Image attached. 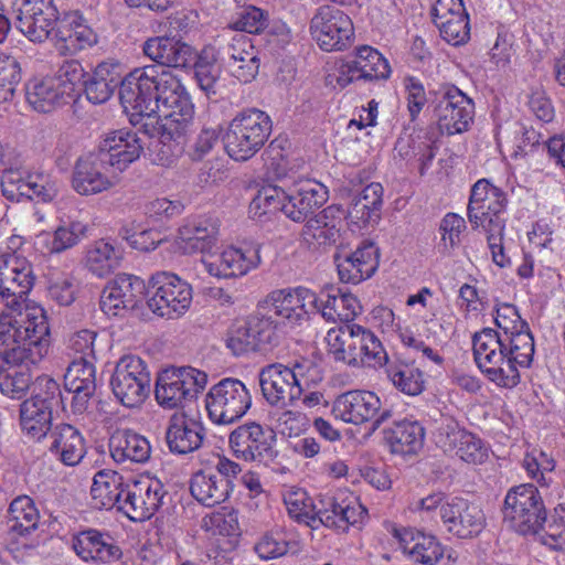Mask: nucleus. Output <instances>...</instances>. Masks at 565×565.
Returning a JSON list of instances; mask_svg holds the SVG:
<instances>
[{
  "label": "nucleus",
  "instance_id": "1",
  "mask_svg": "<svg viewBox=\"0 0 565 565\" xmlns=\"http://www.w3.org/2000/svg\"><path fill=\"white\" fill-rule=\"evenodd\" d=\"M119 100L131 119L160 114L158 134L163 146L182 138L194 116V106L180 78L162 65L149 64L127 74Z\"/></svg>",
  "mask_w": 565,
  "mask_h": 565
},
{
  "label": "nucleus",
  "instance_id": "2",
  "mask_svg": "<svg viewBox=\"0 0 565 565\" xmlns=\"http://www.w3.org/2000/svg\"><path fill=\"white\" fill-rule=\"evenodd\" d=\"M495 311V326L501 332L491 328L476 332L473 358L491 382L512 388L520 383L518 365L527 367L533 361L534 338L514 305L501 303Z\"/></svg>",
  "mask_w": 565,
  "mask_h": 565
},
{
  "label": "nucleus",
  "instance_id": "3",
  "mask_svg": "<svg viewBox=\"0 0 565 565\" xmlns=\"http://www.w3.org/2000/svg\"><path fill=\"white\" fill-rule=\"evenodd\" d=\"M505 206L507 196L501 189L484 179L473 184L468 204V220L472 228H482L487 233L492 259L500 267L510 263L502 245Z\"/></svg>",
  "mask_w": 565,
  "mask_h": 565
},
{
  "label": "nucleus",
  "instance_id": "4",
  "mask_svg": "<svg viewBox=\"0 0 565 565\" xmlns=\"http://www.w3.org/2000/svg\"><path fill=\"white\" fill-rule=\"evenodd\" d=\"M18 319L12 313L0 315V345L9 352L13 361L40 362L50 348V328L43 310L40 315L22 317L18 311Z\"/></svg>",
  "mask_w": 565,
  "mask_h": 565
},
{
  "label": "nucleus",
  "instance_id": "5",
  "mask_svg": "<svg viewBox=\"0 0 565 565\" xmlns=\"http://www.w3.org/2000/svg\"><path fill=\"white\" fill-rule=\"evenodd\" d=\"M271 129V119L265 111L243 110L231 120L223 137L224 148L234 160L246 161L264 147Z\"/></svg>",
  "mask_w": 565,
  "mask_h": 565
},
{
  "label": "nucleus",
  "instance_id": "6",
  "mask_svg": "<svg viewBox=\"0 0 565 565\" xmlns=\"http://www.w3.org/2000/svg\"><path fill=\"white\" fill-rule=\"evenodd\" d=\"M502 514L503 522L522 535L537 534L547 521L542 497L531 483L519 484L508 491Z\"/></svg>",
  "mask_w": 565,
  "mask_h": 565
},
{
  "label": "nucleus",
  "instance_id": "7",
  "mask_svg": "<svg viewBox=\"0 0 565 565\" xmlns=\"http://www.w3.org/2000/svg\"><path fill=\"white\" fill-rule=\"evenodd\" d=\"M207 375L192 366L169 367L157 377L154 396L164 408L184 407L204 390Z\"/></svg>",
  "mask_w": 565,
  "mask_h": 565
},
{
  "label": "nucleus",
  "instance_id": "8",
  "mask_svg": "<svg viewBox=\"0 0 565 565\" xmlns=\"http://www.w3.org/2000/svg\"><path fill=\"white\" fill-rule=\"evenodd\" d=\"M192 298L191 285L172 273L159 271L149 280L147 306L160 318H180L189 310Z\"/></svg>",
  "mask_w": 565,
  "mask_h": 565
},
{
  "label": "nucleus",
  "instance_id": "9",
  "mask_svg": "<svg viewBox=\"0 0 565 565\" xmlns=\"http://www.w3.org/2000/svg\"><path fill=\"white\" fill-rule=\"evenodd\" d=\"M210 419L218 425L232 424L250 408L252 397L245 384L226 377L213 385L205 397Z\"/></svg>",
  "mask_w": 565,
  "mask_h": 565
},
{
  "label": "nucleus",
  "instance_id": "10",
  "mask_svg": "<svg viewBox=\"0 0 565 565\" xmlns=\"http://www.w3.org/2000/svg\"><path fill=\"white\" fill-rule=\"evenodd\" d=\"M433 117L441 134L467 131L473 121L475 104L455 85L446 84L435 93Z\"/></svg>",
  "mask_w": 565,
  "mask_h": 565
},
{
  "label": "nucleus",
  "instance_id": "11",
  "mask_svg": "<svg viewBox=\"0 0 565 565\" xmlns=\"http://www.w3.org/2000/svg\"><path fill=\"white\" fill-rule=\"evenodd\" d=\"M150 373L139 356L125 355L116 363L110 379L111 391L126 407L143 403L150 393Z\"/></svg>",
  "mask_w": 565,
  "mask_h": 565
},
{
  "label": "nucleus",
  "instance_id": "12",
  "mask_svg": "<svg viewBox=\"0 0 565 565\" xmlns=\"http://www.w3.org/2000/svg\"><path fill=\"white\" fill-rule=\"evenodd\" d=\"M332 413L354 425L373 420V431L393 416L391 408L382 409L381 399L375 393L364 390H352L339 395L333 402Z\"/></svg>",
  "mask_w": 565,
  "mask_h": 565
},
{
  "label": "nucleus",
  "instance_id": "13",
  "mask_svg": "<svg viewBox=\"0 0 565 565\" xmlns=\"http://www.w3.org/2000/svg\"><path fill=\"white\" fill-rule=\"evenodd\" d=\"M310 32L323 51L332 52L351 44L354 28L351 18L339 7L322 4L310 21Z\"/></svg>",
  "mask_w": 565,
  "mask_h": 565
},
{
  "label": "nucleus",
  "instance_id": "14",
  "mask_svg": "<svg viewBox=\"0 0 565 565\" xmlns=\"http://www.w3.org/2000/svg\"><path fill=\"white\" fill-rule=\"evenodd\" d=\"M1 190L3 196L12 202H51L57 196L60 188L50 174L10 168L1 175Z\"/></svg>",
  "mask_w": 565,
  "mask_h": 565
},
{
  "label": "nucleus",
  "instance_id": "15",
  "mask_svg": "<svg viewBox=\"0 0 565 565\" xmlns=\"http://www.w3.org/2000/svg\"><path fill=\"white\" fill-rule=\"evenodd\" d=\"M277 338L273 317L256 312L232 329L226 345L235 355H242L267 350L276 343Z\"/></svg>",
  "mask_w": 565,
  "mask_h": 565
},
{
  "label": "nucleus",
  "instance_id": "16",
  "mask_svg": "<svg viewBox=\"0 0 565 565\" xmlns=\"http://www.w3.org/2000/svg\"><path fill=\"white\" fill-rule=\"evenodd\" d=\"M34 275L26 259L7 254L0 256V299L12 311L21 310L34 285Z\"/></svg>",
  "mask_w": 565,
  "mask_h": 565
},
{
  "label": "nucleus",
  "instance_id": "17",
  "mask_svg": "<svg viewBox=\"0 0 565 565\" xmlns=\"http://www.w3.org/2000/svg\"><path fill=\"white\" fill-rule=\"evenodd\" d=\"M96 149L79 157L74 166L72 186L81 195H94L115 186L118 174Z\"/></svg>",
  "mask_w": 565,
  "mask_h": 565
},
{
  "label": "nucleus",
  "instance_id": "18",
  "mask_svg": "<svg viewBox=\"0 0 565 565\" xmlns=\"http://www.w3.org/2000/svg\"><path fill=\"white\" fill-rule=\"evenodd\" d=\"M441 523L447 533L458 539H473L482 532L486 515L477 503L452 497L441 508Z\"/></svg>",
  "mask_w": 565,
  "mask_h": 565
},
{
  "label": "nucleus",
  "instance_id": "19",
  "mask_svg": "<svg viewBox=\"0 0 565 565\" xmlns=\"http://www.w3.org/2000/svg\"><path fill=\"white\" fill-rule=\"evenodd\" d=\"M259 385L267 403L282 408L292 406L303 392L295 380V373L281 363L264 366L259 372Z\"/></svg>",
  "mask_w": 565,
  "mask_h": 565
},
{
  "label": "nucleus",
  "instance_id": "20",
  "mask_svg": "<svg viewBox=\"0 0 565 565\" xmlns=\"http://www.w3.org/2000/svg\"><path fill=\"white\" fill-rule=\"evenodd\" d=\"M17 21L18 29L32 42L45 41L60 22L53 0H22Z\"/></svg>",
  "mask_w": 565,
  "mask_h": 565
},
{
  "label": "nucleus",
  "instance_id": "21",
  "mask_svg": "<svg viewBox=\"0 0 565 565\" xmlns=\"http://www.w3.org/2000/svg\"><path fill=\"white\" fill-rule=\"evenodd\" d=\"M145 281L135 275L119 274L103 289L100 308L107 316H120L135 309L147 294Z\"/></svg>",
  "mask_w": 565,
  "mask_h": 565
},
{
  "label": "nucleus",
  "instance_id": "22",
  "mask_svg": "<svg viewBox=\"0 0 565 565\" xmlns=\"http://www.w3.org/2000/svg\"><path fill=\"white\" fill-rule=\"evenodd\" d=\"M438 444L445 452H449L467 463L478 465L488 458V449L482 440L459 424L445 418L438 428Z\"/></svg>",
  "mask_w": 565,
  "mask_h": 565
},
{
  "label": "nucleus",
  "instance_id": "23",
  "mask_svg": "<svg viewBox=\"0 0 565 565\" xmlns=\"http://www.w3.org/2000/svg\"><path fill=\"white\" fill-rule=\"evenodd\" d=\"M124 494V504L119 505V511L132 521H145L159 510L166 491L159 480L146 478L126 484Z\"/></svg>",
  "mask_w": 565,
  "mask_h": 565
},
{
  "label": "nucleus",
  "instance_id": "24",
  "mask_svg": "<svg viewBox=\"0 0 565 565\" xmlns=\"http://www.w3.org/2000/svg\"><path fill=\"white\" fill-rule=\"evenodd\" d=\"M73 550L86 563L110 565L122 557V550L109 532L96 529L81 531L73 539Z\"/></svg>",
  "mask_w": 565,
  "mask_h": 565
},
{
  "label": "nucleus",
  "instance_id": "25",
  "mask_svg": "<svg viewBox=\"0 0 565 565\" xmlns=\"http://www.w3.org/2000/svg\"><path fill=\"white\" fill-rule=\"evenodd\" d=\"M142 52L153 64L166 68H188L195 57V49L171 34L152 36L142 44Z\"/></svg>",
  "mask_w": 565,
  "mask_h": 565
},
{
  "label": "nucleus",
  "instance_id": "26",
  "mask_svg": "<svg viewBox=\"0 0 565 565\" xmlns=\"http://www.w3.org/2000/svg\"><path fill=\"white\" fill-rule=\"evenodd\" d=\"M328 196V189L322 183L315 180L300 181L288 192L282 212L295 222H306L327 202Z\"/></svg>",
  "mask_w": 565,
  "mask_h": 565
},
{
  "label": "nucleus",
  "instance_id": "27",
  "mask_svg": "<svg viewBox=\"0 0 565 565\" xmlns=\"http://www.w3.org/2000/svg\"><path fill=\"white\" fill-rule=\"evenodd\" d=\"M64 386L67 392L73 394L71 403L73 413H85L97 387L94 362L84 358H75L67 366Z\"/></svg>",
  "mask_w": 565,
  "mask_h": 565
},
{
  "label": "nucleus",
  "instance_id": "28",
  "mask_svg": "<svg viewBox=\"0 0 565 565\" xmlns=\"http://www.w3.org/2000/svg\"><path fill=\"white\" fill-rule=\"evenodd\" d=\"M97 150L118 174L140 158L143 142L135 131L116 130L100 141Z\"/></svg>",
  "mask_w": 565,
  "mask_h": 565
},
{
  "label": "nucleus",
  "instance_id": "29",
  "mask_svg": "<svg viewBox=\"0 0 565 565\" xmlns=\"http://www.w3.org/2000/svg\"><path fill=\"white\" fill-rule=\"evenodd\" d=\"M205 439L203 424L184 413L171 415L166 429V444L174 455H188L196 451Z\"/></svg>",
  "mask_w": 565,
  "mask_h": 565
},
{
  "label": "nucleus",
  "instance_id": "30",
  "mask_svg": "<svg viewBox=\"0 0 565 565\" xmlns=\"http://www.w3.org/2000/svg\"><path fill=\"white\" fill-rule=\"evenodd\" d=\"M340 280L359 284L374 275L379 267V248L372 242H363L354 252L334 256Z\"/></svg>",
  "mask_w": 565,
  "mask_h": 565
},
{
  "label": "nucleus",
  "instance_id": "31",
  "mask_svg": "<svg viewBox=\"0 0 565 565\" xmlns=\"http://www.w3.org/2000/svg\"><path fill=\"white\" fill-rule=\"evenodd\" d=\"M433 22L448 43L459 45L469 39V19L462 0H437Z\"/></svg>",
  "mask_w": 565,
  "mask_h": 565
},
{
  "label": "nucleus",
  "instance_id": "32",
  "mask_svg": "<svg viewBox=\"0 0 565 565\" xmlns=\"http://www.w3.org/2000/svg\"><path fill=\"white\" fill-rule=\"evenodd\" d=\"M274 313L290 324H300L316 312V292L298 287L294 291L277 290L270 294Z\"/></svg>",
  "mask_w": 565,
  "mask_h": 565
},
{
  "label": "nucleus",
  "instance_id": "33",
  "mask_svg": "<svg viewBox=\"0 0 565 565\" xmlns=\"http://www.w3.org/2000/svg\"><path fill=\"white\" fill-rule=\"evenodd\" d=\"M316 312L329 322L338 320L350 322L362 311L360 301L354 295L333 285L321 288L316 292Z\"/></svg>",
  "mask_w": 565,
  "mask_h": 565
},
{
  "label": "nucleus",
  "instance_id": "34",
  "mask_svg": "<svg viewBox=\"0 0 565 565\" xmlns=\"http://www.w3.org/2000/svg\"><path fill=\"white\" fill-rule=\"evenodd\" d=\"M230 447L234 456L244 461H260L271 451L264 428L255 422L235 428L230 435Z\"/></svg>",
  "mask_w": 565,
  "mask_h": 565
},
{
  "label": "nucleus",
  "instance_id": "35",
  "mask_svg": "<svg viewBox=\"0 0 565 565\" xmlns=\"http://www.w3.org/2000/svg\"><path fill=\"white\" fill-rule=\"evenodd\" d=\"M259 263V248L255 246H248L245 249L231 247L225 249L215 262H203L210 275L222 278L246 275Z\"/></svg>",
  "mask_w": 565,
  "mask_h": 565
},
{
  "label": "nucleus",
  "instance_id": "36",
  "mask_svg": "<svg viewBox=\"0 0 565 565\" xmlns=\"http://www.w3.org/2000/svg\"><path fill=\"white\" fill-rule=\"evenodd\" d=\"M126 76L122 77L118 64L99 63L92 74H87L83 82L86 98L95 104L106 103L115 93L122 87Z\"/></svg>",
  "mask_w": 565,
  "mask_h": 565
},
{
  "label": "nucleus",
  "instance_id": "37",
  "mask_svg": "<svg viewBox=\"0 0 565 565\" xmlns=\"http://www.w3.org/2000/svg\"><path fill=\"white\" fill-rule=\"evenodd\" d=\"M55 36L60 42L58 51L62 54H75L97 43L96 33L83 23L82 15L76 12L66 14L60 20Z\"/></svg>",
  "mask_w": 565,
  "mask_h": 565
},
{
  "label": "nucleus",
  "instance_id": "38",
  "mask_svg": "<svg viewBox=\"0 0 565 565\" xmlns=\"http://www.w3.org/2000/svg\"><path fill=\"white\" fill-rule=\"evenodd\" d=\"M108 447L117 463H145L151 455L147 438L130 429H117L113 433Z\"/></svg>",
  "mask_w": 565,
  "mask_h": 565
},
{
  "label": "nucleus",
  "instance_id": "39",
  "mask_svg": "<svg viewBox=\"0 0 565 565\" xmlns=\"http://www.w3.org/2000/svg\"><path fill=\"white\" fill-rule=\"evenodd\" d=\"M190 491L198 502L211 508L225 502L232 492V487L228 486L227 479L215 475L212 469H205L192 476Z\"/></svg>",
  "mask_w": 565,
  "mask_h": 565
},
{
  "label": "nucleus",
  "instance_id": "40",
  "mask_svg": "<svg viewBox=\"0 0 565 565\" xmlns=\"http://www.w3.org/2000/svg\"><path fill=\"white\" fill-rule=\"evenodd\" d=\"M50 451L58 455L65 466L78 465L86 454L85 441L74 426L60 424L51 431Z\"/></svg>",
  "mask_w": 565,
  "mask_h": 565
},
{
  "label": "nucleus",
  "instance_id": "41",
  "mask_svg": "<svg viewBox=\"0 0 565 565\" xmlns=\"http://www.w3.org/2000/svg\"><path fill=\"white\" fill-rule=\"evenodd\" d=\"M383 434L393 454L413 455L424 445L425 429L417 422H395L392 427L385 428Z\"/></svg>",
  "mask_w": 565,
  "mask_h": 565
},
{
  "label": "nucleus",
  "instance_id": "42",
  "mask_svg": "<svg viewBox=\"0 0 565 565\" xmlns=\"http://www.w3.org/2000/svg\"><path fill=\"white\" fill-rule=\"evenodd\" d=\"M67 92L61 89V83L55 78L30 81L25 88L28 103L39 113H51L65 103Z\"/></svg>",
  "mask_w": 565,
  "mask_h": 565
},
{
  "label": "nucleus",
  "instance_id": "43",
  "mask_svg": "<svg viewBox=\"0 0 565 565\" xmlns=\"http://www.w3.org/2000/svg\"><path fill=\"white\" fill-rule=\"evenodd\" d=\"M393 534L399 540L404 552L408 553L415 562L434 565L444 555L441 544L433 535L418 533L416 536H412L411 541H407L409 533L405 529H394Z\"/></svg>",
  "mask_w": 565,
  "mask_h": 565
},
{
  "label": "nucleus",
  "instance_id": "44",
  "mask_svg": "<svg viewBox=\"0 0 565 565\" xmlns=\"http://www.w3.org/2000/svg\"><path fill=\"white\" fill-rule=\"evenodd\" d=\"M190 67L194 68L198 85L206 97L216 100L220 87L218 79L223 66L217 61L214 47H205L201 53L195 51V57Z\"/></svg>",
  "mask_w": 565,
  "mask_h": 565
},
{
  "label": "nucleus",
  "instance_id": "45",
  "mask_svg": "<svg viewBox=\"0 0 565 565\" xmlns=\"http://www.w3.org/2000/svg\"><path fill=\"white\" fill-rule=\"evenodd\" d=\"M126 486L122 477L115 471H98L93 479L90 493L96 505L104 509H111L124 504Z\"/></svg>",
  "mask_w": 565,
  "mask_h": 565
},
{
  "label": "nucleus",
  "instance_id": "46",
  "mask_svg": "<svg viewBox=\"0 0 565 565\" xmlns=\"http://www.w3.org/2000/svg\"><path fill=\"white\" fill-rule=\"evenodd\" d=\"M218 225L211 217L184 224L179 228L178 238L185 243L191 252L207 253L217 241Z\"/></svg>",
  "mask_w": 565,
  "mask_h": 565
},
{
  "label": "nucleus",
  "instance_id": "47",
  "mask_svg": "<svg viewBox=\"0 0 565 565\" xmlns=\"http://www.w3.org/2000/svg\"><path fill=\"white\" fill-rule=\"evenodd\" d=\"M352 328H354L352 337L354 343L352 365H383L387 363V353L375 334L359 324L352 323Z\"/></svg>",
  "mask_w": 565,
  "mask_h": 565
},
{
  "label": "nucleus",
  "instance_id": "48",
  "mask_svg": "<svg viewBox=\"0 0 565 565\" xmlns=\"http://www.w3.org/2000/svg\"><path fill=\"white\" fill-rule=\"evenodd\" d=\"M349 73H358L356 78L386 79L391 74L388 62L371 46H361L354 60L347 65Z\"/></svg>",
  "mask_w": 565,
  "mask_h": 565
},
{
  "label": "nucleus",
  "instance_id": "49",
  "mask_svg": "<svg viewBox=\"0 0 565 565\" xmlns=\"http://www.w3.org/2000/svg\"><path fill=\"white\" fill-rule=\"evenodd\" d=\"M337 211L334 206H328L306 221L302 230L305 239L319 245L335 243L340 235L339 221L334 215Z\"/></svg>",
  "mask_w": 565,
  "mask_h": 565
},
{
  "label": "nucleus",
  "instance_id": "50",
  "mask_svg": "<svg viewBox=\"0 0 565 565\" xmlns=\"http://www.w3.org/2000/svg\"><path fill=\"white\" fill-rule=\"evenodd\" d=\"M121 258L120 248L105 239H99L87 249L85 266L97 277H104L119 266Z\"/></svg>",
  "mask_w": 565,
  "mask_h": 565
},
{
  "label": "nucleus",
  "instance_id": "51",
  "mask_svg": "<svg viewBox=\"0 0 565 565\" xmlns=\"http://www.w3.org/2000/svg\"><path fill=\"white\" fill-rule=\"evenodd\" d=\"M39 519V511L29 495H19L9 505V530L18 535L24 536L34 531Z\"/></svg>",
  "mask_w": 565,
  "mask_h": 565
},
{
  "label": "nucleus",
  "instance_id": "52",
  "mask_svg": "<svg viewBox=\"0 0 565 565\" xmlns=\"http://www.w3.org/2000/svg\"><path fill=\"white\" fill-rule=\"evenodd\" d=\"M384 365L387 377L398 391L412 396L424 391V374L418 367L404 362L388 361Z\"/></svg>",
  "mask_w": 565,
  "mask_h": 565
},
{
  "label": "nucleus",
  "instance_id": "53",
  "mask_svg": "<svg viewBox=\"0 0 565 565\" xmlns=\"http://www.w3.org/2000/svg\"><path fill=\"white\" fill-rule=\"evenodd\" d=\"M20 425L31 439L39 441L51 429L52 413L25 399L20 406Z\"/></svg>",
  "mask_w": 565,
  "mask_h": 565
},
{
  "label": "nucleus",
  "instance_id": "54",
  "mask_svg": "<svg viewBox=\"0 0 565 565\" xmlns=\"http://www.w3.org/2000/svg\"><path fill=\"white\" fill-rule=\"evenodd\" d=\"M288 514L299 523H305L311 529H318L316 524L317 502L308 495L303 489L289 490L284 494Z\"/></svg>",
  "mask_w": 565,
  "mask_h": 565
},
{
  "label": "nucleus",
  "instance_id": "55",
  "mask_svg": "<svg viewBox=\"0 0 565 565\" xmlns=\"http://www.w3.org/2000/svg\"><path fill=\"white\" fill-rule=\"evenodd\" d=\"M31 364L34 365L31 361H25L8 366L7 374L0 381V390L4 395L19 399L25 394L33 379Z\"/></svg>",
  "mask_w": 565,
  "mask_h": 565
},
{
  "label": "nucleus",
  "instance_id": "56",
  "mask_svg": "<svg viewBox=\"0 0 565 565\" xmlns=\"http://www.w3.org/2000/svg\"><path fill=\"white\" fill-rule=\"evenodd\" d=\"M352 324L347 323L338 329H330L327 333L326 340L328 343V352L335 361L343 362L352 365L354 353Z\"/></svg>",
  "mask_w": 565,
  "mask_h": 565
},
{
  "label": "nucleus",
  "instance_id": "57",
  "mask_svg": "<svg viewBox=\"0 0 565 565\" xmlns=\"http://www.w3.org/2000/svg\"><path fill=\"white\" fill-rule=\"evenodd\" d=\"M269 22L268 12L255 6L242 8L230 22L228 28L238 33L258 34L263 32Z\"/></svg>",
  "mask_w": 565,
  "mask_h": 565
},
{
  "label": "nucleus",
  "instance_id": "58",
  "mask_svg": "<svg viewBox=\"0 0 565 565\" xmlns=\"http://www.w3.org/2000/svg\"><path fill=\"white\" fill-rule=\"evenodd\" d=\"M28 401L35 402L36 405L52 413L53 408L63 404L58 383L51 377L39 376L34 393Z\"/></svg>",
  "mask_w": 565,
  "mask_h": 565
},
{
  "label": "nucleus",
  "instance_id": "59",
  "mask_svg": "<svg viewBox=\"0 0 565 565\" xmlns=\"http://www.w3.org/2000/svg\"><path fill=\"white\" fill-rule=\"evenodd\" d=\"M250 50H257L252 39L244 33H235L232 38L224 41L215 51L217 61L223 67L231 65L233 60H237L239 56L248 54Z\"/></svg>",
  "mask_w": 565,
  "mask_h": 565
},
{
  "label": "nucleus",
  "instance_id": "60",
  "mask_svg": "<svg viewBox=\"0 0 565 565\" xmlns=\"http://www.w3.org/2000/svg\"><path fill=\"white\" fill-rule=\"evenodd\" d=\"M287 194L284 189L277 185H268L262 188L257 195L253 199L250 203V209L256 210L257 213L259 210V214H267L277 211L282 212V207L287 202Z\"/></svg>",
  "mask_w": 565,
  "mask_h": 565
},
{
  "label": "nucleus",
  "instance_id": "61",
  "mask_svg": "<svg viewBox=\"0 0 565 565\" xmlns=\"http://www.w3.org/2000/svg\"><path fill=\"white\" fill-rule=\"evenodd\" d=\"M21 81L19 62L10 55H0V99H10Z\"/></svg>",
  "mask_w": 565,
  "mask_h": 565
},
{
  "label": "nucleus",
  "instance_id": "62",
  "mask_svg": "<svg viewBox=\"0 0 565 565\" xmlns=\"http://www.w3.org/2000/svg\"><path fill=\"white\" fill-rule=\"evenodd\" d=\"M87 225L82 222H71L68 225H62L54 232L51 250L53 253H62L86 237Z\"/></svg>",
  "mask_w": 565,
  "mask_h": 565
},
{
  "label": "nucleus",
  "instance_id": "63",
  "mask_svg": "<svg viewBox=\"0 0 565 565\" xmlns=\"http://www.w3.org/2000/svg\"><path fill=\"white\" fill-rule=\"evenodd\" d=\"M257 50H250L248 54L233 60L231 65L223 68L242 83H250L258 74L260 61Z\"/></svg>",
  "mask_w": 565,
  "mask_h": 565
},
{
  "label": "nucleus",
  "instance_id": "64",
  "mask_svg": "<svg viewBox=\"0 0 565 565\" xmlns=\"http://www.w3.org/2000/svg\"><path fill=\"white\" fill-rule=\"evenodd\" d=\"M544 535L542 541L552 548H562L565 544V508L555 509V514L551 521L542 526Z\"/></svg>",
  "mask_w": 565,
  "mask_h": 565
}]
</instances>
